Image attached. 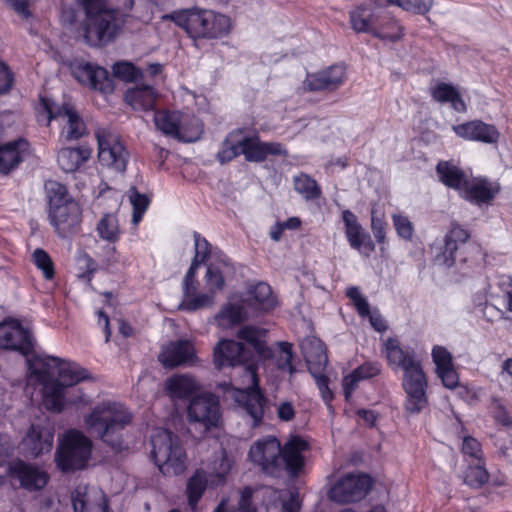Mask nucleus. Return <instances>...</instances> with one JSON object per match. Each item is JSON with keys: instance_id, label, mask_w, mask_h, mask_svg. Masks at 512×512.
Here are the masks:
<instances>
[{"instance_id": "4be33fe9", "label": "nucleus", "mask_w": 512, "mask_h": 512, "mask_svg": "<svg viewBox=\"0 0 512 512\" xmlns=\"http://www.w3.org/2000/svg\"><path fill=\"white\" fill-rule=\"evenodd\" d=\"M452 130L458 137L466 141L480 142L489 145H497L501 138V133L495 125L482 120H471L462 124L453 125Z\"/></svg>"}, {"instance_id": "58836bf2", "label": "nucleus", "mask_w": 512, "mask_h": 512, "mask_svg": "<svg viewBox=\"0 0 512 512\" xmlns=\"http://www.w3.org/2000/svg\"><path fill=\"white\" fill-rule=\"evenodd\" d=\"M234 460L228 456L225 450L215 455L214 460L210 463L207 473L210 478V487L223 485L226 482Z\"/></svg>"}, {"instance_id": "7ed1b4c3", "label": "nucleus", "mask_w": 512, "mask_h": 512, "mask_svg": "<svg viewBox=\"0 0 512 512\" xmlns=\"http://www.w3.org/2000/svg\"><path fill=\"white\" fill-rule=\"evenodd\" d=\"M132 416L126 407L118 402L106 401L96 405L84 417L86 430L110 445L122 449L121 431L131 422Z\"/></svg>"}, {"instance_id": "cd10ccee", "label": "nucleus", "mask_w": 512, "mask_h": 512, "mask_svg": "<svg viewBox=\"0 0 512 512\" xmlns=\"http://www.w3.org/2000/svg\"><path fill=\"white\" fill-rule=\"evenodd\" d=\"M469 238L468 230L457 223H452L450 230L444 237V244L436 255V262L439 265L451 267L455 262V253L459 245L466 243Z\"/></svg>"}, {"instance_id": "2eb2a0df", "label": "nucleus", "mask_w": 512, "mask_h": 512, "mask_svg": "<svg viewBox=\"0 0 512 512\" xmlns=\"http://www.w3.org/2000/svg\"><path fill=\"white\" fill-rule=\"evenodd\" d=\"M7 476L12 483L18 482L20 488L28 492L42 490L50 479L42 466L22 460H15L9 464Z\"/></svg>"}, {"instance_id": "09e8293b", "label": "nucleus", "mask_w": 512, "mask_h": 512, "mask_svg": "<svg viewBox=\"0 0 512 512\" xmlns=\"http://www.w3.org/2000/svg\"><path fill=\"white\" fill-rule=\"evenodd\" d=\"M99 237L107 242L114 243L119 240L120 228L116 215L105 214L97 224Z\"/></svg>"}, {"instance_id": "393cba45", "label": "nucleus", "mask_w": 512, "mask_h": 512, "mask_svg": "<svg viewBox=\"0 0 512 512\" xmlns=\"http://www.w3.org/2000/svg\"><path fill=\"white\" fill-rule=\"evenodd\" d=\"M30 144L24 138H18L0 145V173L8 175L16 170L28 157Z\"/></svg>"}, {"instance_id": "f3484780", "label": "nucleus", "mask_w": 512, "mask_h": 512, "mask_svg": "<svg viewBox=\"0 0 512 512\" xmlns=\"http://www.w3.org/2000/svg\"><path fill=\"white\" fill-rule=\"evenodd\" d=\"M0 348L19 351L28 356L33 351V339L18 321L7 320L0 324Z\"/></svg>"}, {"instance_id": "9d476101", "label": "nucleus", "mask_w": 512, "mask_h": 512, "mask_svg": "<svg viewBox=\"0 0 512 512\" xmlns=\"http://www.w3.org/2000/svg\"><path fill=\"white\" fill-rule=\"evenodd\" d=\"M154 124L164 135L183 142H194L203 132V126L197 118L179 111H156Z\"/></svg>"}, {"instance_id": "2f4dec72", "label": "nucleus", "mask_w": 512, "mask_h": 512, "mask_svg": "<svg viewBox=\"0 0 512 512\" xmlns=\"http://www.w3.org/2000/svg\"><path fill=\"white\" fill-rule=\"evenodd\" d=\"M301 350L309 372L325 370L328 364L324 343L316 337H307L301 342Z\"/></svg>"}, {"instance_id": "dca6fc26", "label": "nucleus", "mask_w": 512, "mask_h": 512, "mask_svg": "<svg viewBox=\"0 0 512 512\" xmlns=\"http://www.w3.org/2000/svg\"><path fill=\"white\" fill-rule=\"evenodd\" d=\"M190 422L200 424L205 430L218 425L221 414L217 397L202 394L193 398L187 410Z\"/></svg>"}, {"instance_id": "79ce46f5", "label": "nucleus", "mask_w": 512, "mask_h": 512, "mask_svg": "<svg viewBox=\"0 0 512 512\" xmlns=\"http://www.w3.org/2000/svg\"><path fill=\"white\" fill-rule=\"evenodd\" d=\"M432 98L439 103H451L452 108L460 113L466 111V104L459 91L449 83H438L431 88Z\"/></svg>"}, {"instance_id": "bf43d9fd", "label": "nucleus", "mask_w": 512, "mask_h": 512, "mask_svg": "<svg viewBox=\"0 0 512 512\" xmlns=\"http://www.w3.org/2000/svg\"><path fill=\"white\" fill-rule=\"evenodd\" d=\"M195 256L192 261L203 264L213 254L210 243L199 233L194 232Z\"/></svg>"}, {"instance_id": "4d7b16f0", "label": "nucleus", "mask_w": 512, "mask_h": 512, "mask_svg": "<svg viewBox=\"0 0 512 512\" xmlns=\"http://www.w3.org/2000/svg\"><path fill=\"white\" fill-rule=\"evenodd\" d=\"M488 479V472L481 465L470 466L465 471L464 482L471 487H481Z\"/></svg>"}, {"instance_id": "0e129e2a", "label": "nucleus", "mask_w": 512, "mask_h": 512, "mask_svg": "<svg viewBox=\"0 0 512 512\" xmlns=\"http://www.w3.org/2000/svg\"><path fill=\"white\" fill-rule=\"evenodd\" d=\"M496 285L505 299V308L512 313V276L506 274L498 276Z\"/></svg>"}, {"instance_id": "e433bc0d", "label": "nucleus", "mask_w": 512, "mask_h": 512, "mask_svg": "<svg viewBox=\"0 0 512 512\" xmlns=\"http://www.w3.org/2000/svg\"><path fill=\"white\" fill-rule=\"evenodd\" d=\"M199 388L197 381L190 375H175L165 382V389L171 399H185Z\"/></svg>"}, {"instance_id": "a19ab883", "label": "nucleus", "mask_w": 512, "mask_h": 512, "mask_svg": "<svg viewBox=\"0 0 512 512\" xmlns=\"http://www.w3.org/2000/svg\"><path fill=\"white\" fill-rule=\"evenodd\" d=\"M436 172L440 181L449 188L463 190L467 183L465 173L452 162L440 161Z\"/></svg>"}, {"instance_id": "de8ad7c7", "label": "nucleus", "mask_w": 512, "mask_h": 512, "mask_svg": "<svg viewBox=\"0 0 512 512\" xmlns=\"http://www.w3.org/2000/svg\"><path fill=\"white\" fill-rule=\"evenodd\" d=\"M197 286H192V289H184L183 300L179 304V309L193 312L198 309L209 307L214 303V295L208 293H196Z\"/></svg>"}, {"instance_id": "49530a36", "label": "nucleus", "mask_w": 512, "mask_h": 512, "mask_svg": "<svg viewBox=\"0 0 512 512\" xmlns=\"http://www.w3.org/2000/svg\"><path fill=\"white\" fill-rule=\"evenodd\" d=\"M217 263H210L207 267L205 281L209 292L214 295L216 291L222 290L225 284L223 269L229 267L228 259L224 255L218 256Z\"/></svg>"}, {"instance_id": "774afa93", "label": "nucleus", "mask_w": 512, "mask_h": 512, "mask_svg": "<svg viewBox=\"0 0 512 512\" xmlns=\"http://www.w3.org/2000/svg\"><path fill=\"white\" fill-rule=\"evenodd\" d=\"M462 452L475 459H480L482 455L481 445L477 439L471 436H466L463 439Z\"/></svg>"}, {"instance_id": "69168bd1", "label": "nucleus", "mask_w": 512, "mask_h": 512, "mask_svg": "<svg viewBox=\"0 0 512 512\" xmlns=\"http://www.w3.org/2000/svg\"><path fill=\"white\" fill-rule=\"evenodd\" d=\"M432 4L433 0H400L399 7L415 14H425L429 12Z\"/></svg>"}, {"instance_id": "c9c22d12", "label": "nucleus", "mask_w": 512, "mask_h": 512, "mask_svg": "<svg viewBox=\"0 0 512 512\" xmlns=\"http://www.w3.org/2000/svg\"><path fill=\"white\" fill-rule=\"evenodd\" d=\"M91 156V149L87 146H79L75 148H62L58 152L57 161L60 168L65 172H75L78 170Z\"/></svg>"}, {"instance_id": "423d86ee", "label": "nucleus", "mask_w": 512, "mask_h": 512, "mask_svg": "<svg viewBox=\"0 0 512 512\" xmlns=\"http://www.w3.org/2000/svg\"><path fill=\"white\" fill-rule=\"evenodd\" d=\"M185 29L192 38L218 39L228 35L232 28L231 19L213 10L190 8L175 11L166 16Z\"/></svg>"}, {"instance_id": "473e14b6", "label": "nucleus", "mask_w": 512, "mask_h": 512, "mask_svg": "<svg viewBox=\"0 0 512 512\" xmlns=\"http://www.w3.org/2000/svg\"><path fill=\"white\" fill-rule=\"evenodd\" d=\"M239 493L238 512H296L292 501H275L270 505L254 507L252 504L254 490L251 487H244Z\"/></svg>"}, {"instance_id": "6e6552de", "label": "nucleus", "mask_w": 512, "mask_h": 512, "mask_svg": "<svg viewBox=\"0 0 512 512\" xmlns=\"http://www.w3.org/2000/svg\"><path fill=\"white\" fill-rule=\"evenodd\" d=\"M151 454L160 472L168 476L182 474L187 456L179 437L167 429L157 428L151 436Z\"/></svg>"}, {"instance_id": "72a5a7b5", "label": "nucleus", "mask_w": 512, "mask_h": 512, "mask_svg": "<svg viewBox=\"0 0 512 512\" xmlns=\"http://www.w3.org/2000/svg\"><path fill=\"white\" fill-rule=\"evenodd\" d=\"M378 20L372 36L389 42H396L403 37V27L389 12L381 9Z\"/></svg>"}, {"instance_id": "13d9d810", "label": "nucleus", "mask_w": 512, "mask_h": 512, "mask_svg": "<svg viewBox=\"0 0 512 512\" xmlns=\"http://www.w3.org/2000/svg\"><path fill=\"white\" fill-rule=\"evenodd\" d=\"M33 262L43 272L45 279L50 280L54 276L53 262L46 251L36 249L32 254Z\"/></svg>"}, {"instance_id": "f257e3e1", "label": "nucleus", "mask_w": 512, "mask_h": 512, "mask_svg": "<svg viewBox=\"0 0 512 512\" xmlns=\"http://www.w3.org/2000/svg\"><path fill=\"white\" fill-rule=\"evenodd\" d=\"M28 384L42 386V404L53 412L65 406V389L88 378V371L75 362L57 357L32 355L27 357Z\"/></svg>"}, {"instance_id": "3c124183", "label": "nucleus", "mask_w": 512, "mask_h": 512, "mask_svg": "<svg viewBox=\"0 0 512 512\" xmlns=\"http://www.w3.org/2000/svg\"><path fill=\"white\" fill-rule=\"evenodd\" d=\"M129 199L133 206L132 223L137 225L148 208L149 199L146 195L140 194L135 187L129 190Z\"/></svg>"}, {"instance_id": "1a4fd4ad", "label": "nucleus", "mask_w": 512, "mask_h": 512, "mask_svg": "<svg viewBox=\"0 0 512 512\" xmlns=\"http://www.w3.org/2000/svg\"><path fill=\"white\" fill-rule=\"evenodd\" d=\"M91 452V440L80 431L70 430L59 442L55 462L62 472H74L86 467Z\"/></svg>"}, {"instance_id": "bb28decb", "label": "nucleus", "mask_w": 512, "mask_h": 512, "mask_svg": "<svg viewBox=\"0 0 512 512\" xmlns=\"http://www.w3.org/2000/svg\"><path fill=\"white\" fill-rule=\"evenodd\" d=\"M243 303L255 312H269L279 304L278 298L273 294L269 284L258 282L247 288Z\"/></svg>"}, {"instance_id": "f03ea898", "label": "nucleus", "mask_w": 512, "mask_h": 512, "mask_svg": "<svg viewBox=\"0 0 512 512\" xmlns=\"http://www.w3.org/2000/svg\"><path fill=\"white\" fill-rule=\"evenodd\" d=\"M383 353L391 369L402 372L401 385L406 394V411L410 414L420 413L428 405V379L420 357L413 348L402 346L393 337L385 340Z\"/></svg>"}, {"instance_id": "4468645a", "label": "nucleus", "mask_w": 512, "mask_h": 512, "mask_svg": "<svg viewBox=\"0 0 512 512\" xmlns=\"http://www.w3.org/2000/svg\"><path fill=\"white\" fill-rule=\"evenodd\" d=\"M69 68L73 77L80 84L103 94L113 92V81L105 68L82 59L71 61Z\"/></svg>"}, {"instance_id": "a18cd8bd", "label": "nucleus", "mask_w": 512, "mask_h": 512, "mask_svg": "<svg viewBox=\"0 0 512 512\" xmlns=\"http://www.w3.org/2000/svg\"><path fill=\"white\" fill-rule=\"evenodd\" d=\"M242 133L243 129H236L226 136L221 149L216 155L220 163L224 164L230 162L242 154Z\"/></svg>"}, {"instance_id": "8fccbe9b", "label": "nucleus", "mask_w": 512, "mask_h": 512, "mask_svg": "<svg viewBox=\"0 0 512 512\" xmlns=\"http://www.w3.org/2000/svg\"><path fill=\"white\" fill-rule=\"evenodd\" d=\"M294 189L305 199L314 200L320 197L321 189L317 182L307 174H300L293 179Z\"/></svg>"}, {"instance_id": "c85d7f7f", "label": "nucleus", "mask_w": 512, "mask_h": 512, "mask_svg": "<svg viewBox=\"0 0 512 512\" xmlns=\"http://www.w3.org/2000/svg\"><path fill=\"white\" fill-rule=\"evenodd\" d=\"M54 433L52 429L39 425H32L22 444L24 449L33 457L48 453L53 447Z\"/></svg>"}, {"instance_id": "6e6d98bb", "label": "nucleus", "mask_w": 512, "mask_h": 512, "mask_svg": "<svg viewBox=\"0 0 512 512\" xmlns=\"http://www.w3.org/2000/svg\"><path fill=\"white\" fill-rule=\"evenodd\" d=\"M292 346L287 342L279 343V353L276 358V365L278 369L282 371H286L289 374H293L295 372V367L292 364Z\"/></svg>"}, {"instance_id": "0eeeda50", "label": "nucleus", "mask_w": 512, "mask_h": 512, "mask_svg": "<svg viewBox=\"0 0 512 512\" xmlns=\"http://www.w3.org/2000/svg\"><path fill=\"white\" fill-rule=\"evenodd\" d=\"M241 385L235 387L230 383L221 384L224 397L233 400L252 420L254 427L258 426L264 417L266 398L259 387L256 367L248 364L242 368Z\"/></svg>"}, {"instance_id": "39448f33", "label": "nucleus", "mask_w": 512, "mask_h": 512, "mask_svg": "<svg viewBox=\"0 0 512 512\" xmlns=\"http://www.w3.org/2000/svg\"><path fill=\"white\" fill-rule=\"evenodd\" d=\"M49 201L48 218L60 237L76 234L81 226V208L68 194L66 187L57 181L45 183Z\"/></svg>"}, {"instance_id": "603ef678", "label": "nucleus", "mask_w": 512, "mask_h": 512, "mask_svg": "<svg viewBox=\"0 0 512 512\" xmlns=\"http://www.w3.org/2000/svg\"><path fill=\"white\" fill-rule=\"evenodd\" d=\"M86 486H78L72 492V505L74 512H108V506L106 503L103 505H97L86 511Z\"/></svg>"}, {"instance_id": "9b49d317", "label": "nucleus", "mask_w": 512, "mask_h": 512, "mask_svg": "<svg viewBox=\"0 0 512 512\" xmlns=\"http://www.w3.org/2000/svg\"><path fill=\"white\" fill-rule=\"evenodd\" d=\"M96 138L101 165L119 173L124 172L129 160V152L120 137L107 130H99L96 132Z\"/></svg>"}, {"instance_id": "864d4df0", "label": "nucleus", "mask_w": 512, "mask_h": 512, "mask_svg": "<svg viewBox=\"0 0 512 512\" xmlns=\"http://www.w3.org/2000/svg\"><path fill=\"white\" fill-rule=\"evenodd\" d=\"M112 71L117 78L125 82H134L141 77V71L131 62L127 61L115 63L112 67Z\"/></svg>"}, {"instance_id": "ddd939ff", "label": "nucleus", "mask_w": 512, "mask_h": 512, "mask_svg": "<svg viewBox=\"0 0 512 512\" xmlns=\"http://www.w3.org/2000/svg\"><path fill=\"white\" fill-rule=\"evenodd\" d=\"M372 488V479L366 474L348 473L330 489L329 498L340 504L362 500Z\"/></svg>"}, {"instance_id": "b1692460", "label": "nucleus", "mask_w": 512, "mask_h": 512, "mask_svg": "<svg viewBox=\"0 0 512 512\" xmlns=\"http://www.w3.org/2000/svg\"><path fill=\"white\" fill-rule=\"evenodd\" d=\"M346 80L345 68L333 65L326 70L308 74L303 81V88L307 91L336 90Z\"/></svg>"}, {"instance_id": "e2e57ef3", "label": "nucleus", "mask_w": 512, "mask_h": 512, "mask_svg": "<svg viewBox=\"0 0 512 512\" xmlns=\"http://www.w3.org/2000/svg\"><path fill=\"white\" fill-rule=\"evenodd\" d=\"M432 359L436 371L453 366L451 353L443 346L436 345L432 349Z\"/></svg>"}, {"instance_id": "412c9836", "label": "nucleus", "mask_w": 512, "mask_h": 512, "mask_svg": "<svg viewBox=\"0 0 512 512\" xmlns=\"http://www.w3.org/2000/svg\"><path fill=\"white\" fill-rule=\"evenodd\" d=\"M158 360L165 368L192 366L197 361L195 347L189 340L171 341L162 346Z\"/></svg>"}, {"instance_id": "a878e982", "label": "nucleus", "mask_w": 512, "mask_h": 512, "mask_svg": "<svg viewBox=\"0 0 512 512\" xmlns=\"http://www.w3.org/2000/svg\"><path fill=\"white\" fill-rule=\"evenodd\" d=\"M53 118L61 120V136L68 141L77 140L86 134V125L83 119L69 104L62 105L55 115L49 110V120Z\"/></svg>"}, {"instance_id": "4c0bfd02", "label": "nucleus", "mask_w": 512, "mask_h": 512, "mask_svg": "<svg viewBox=\"0 0 512 512\" xmlns=\"http://www.w3.org/2000/svg\"><path fill=\"white\" fill-rule=\"evenodd\" d=\"M125 101L134 110L150 111L156 103V93L151 86H137L127 90Z\"/></svg>"}, {"instance_id": "338daca9", "label": "nucleus", "mask_w": 512, "mask_h": 512, "mask_svg": "<svg viewBox=\"0 0 512 512\" xmlns=\"http://www.w3.org/2000/svg\"><path fill=\"white\" fill-rule=\"evenodd\" d=\"M436 373L446 388L454 389L458 386L459 377H458L456 370L454 369V365L451 367L436 371Z\"/></svg>"}, {"instance_id": "f704fd0d", "label": "nucleus", "mask_w": 512, "mask_h": 512, "mask_svg": "<svg viewBox=\"0 0 512 512\" xmlns=\"http://www.w3.org/2000/svg\"><path fill=\"white\" fill-rule=\"evenodd\" d=\"M237 336L246 342L248 351L252 349L260 359H268L273 356L272 350L267 346L264 338L265 332L253 326H244L239 329Z\"/></svg>"}, {"instance_id": "5701e85b", "label": "nucleus", "mask_w": 512, "mask_h": 512, "mask_svg": "<svg viewBox=\"0 0 512 512\" xmlns=\"http://www.w3.org/2000/svg\"><path fill=\"white\" fill-rule=\"evenodd\" d=\"M250 358L246 346L234 340H220L214 348V364L217 369L245 364Z\"/></svg>"}, {"instance_id": "5fc2aeb1", "label": "nucleus", "mask_w": 512, "mask_h": 512, "mask_svg": "<svg viewBox=\"0 0 512 512\" xmlns=\"http://www.w3.org/2000/svg\"><path fill=\"white\" fill-rule=\"evenodd\" d=\"M324 371L325 370L313 371V372H310V374L312 375V377L315 380V383H316V385L318 387V390L320 392L321 398L323 399V401L325 402L327 407L329 409H331L332 408L331 402H332V400L334 398V394L331 391V389L329 388L330 380L324 374Z\"/></svg>"}, {"instance_id": "6ab92c4d", "label": "nucleus", "mask_w": 512, "mask_h": 512, "mask_svg": "<svg viewBox=\"0 0 512 512\" xmlns=\"http://www.w3.org/2000/svg\"><path fill=\"white\" fill-rule=\"evenodd\" d=\"M281 449L280 475L286 471L296 477L305 465L304 453L309 449V443L299 436H292Z\"/></svg>"}, {"instance_id": "c03bdc74", "label": "nucleus", "mask_w": 512, "mask_h": 512, "mask_svg": "<svg viewBox=\"0 0 512 512\" xmlns=\"http://www.w3.org/2000/svg\"><path fill=\"white\" fill-rule=\"evenodd\" d=\"M245 303H228L215 316V321L221 327H228L243 322L248 318Z\"/></svg>"}, {"instance_id": "f8f14e48", "label": "nucleus", "mask_w": 512, "mask_h": 512, "mask_svg": "<svg viewBox=\"0 0 512 512\" xmlns=\"http://www.w3.org/2000/svg\"><path fill=\"white\" fill-rule=\"evenodd\" d=\"M281 443L274 436L258 439L250 447L248 457L264 474L280 476Z\"/></svg>"}, {"instance_id": "37998d69", "label": "nucleus", "mask_w": 512, "mask_h": 512, "mask_svg": "<svg viewBox=\"0 0 512 512\" xmlns=\"http://www.w3.org/2000/svg\"><path fill=\"white\" fill-rule=\"evenodd\" d=\"M208 486H210V478L207 471L202 468L197 469L188 479L186 494L192 509H195Z\"/></svg>"}, {"instance_id": "ea45409f", "label": "nucleus", "mask_w": 512, "mask_h": 512, "mask_svg": "<svg viewBox=\"0 0 512 512\" xmlns=\"http://www.w3.org/2000/svg\"><path fill=\"white\" fill-rule=\"evenodd\" d=\"M381 372V365L377 362H367L357 367L352 373L343 379V389L348 399L359 381L377 376Z\"/></svg>"}, {"instance_id": "052dcab7", "label": "nucleus", "mask_w": 512, "mask_h": 512, "mask_svg": "<svg viewBox=\"0 0 512 512\" xmlns=\"http://www.w3.org/2000/svg\"><path fill=\"white\" fill-rule=\"evenodd\" d=\"M346 296L353 301V304L360 316L366 317L369 315V303L367 299L361 294L358 287H348L346 290Z\"/></svg>"}, {"instance_id": "20e7f679", "label": "nucleus", "mask_w": 512, "mask_h": 512, "mask_svg": "<svg viewBox=\"0 0 512 512\" xmlns=\"http://www.w3.org/2000/svg\"><path fill=\"white\" fill-rule=\"evenodd\" d=\"M86 18L83 23L85 41L91 46L111 42L121 29L123 14L109 6L108 0H79Z\"/></svg>"}, {"instance_id": "aec40b11", "label": "nucleus", "mask_w": 512, "mask_h": 512, "mask_svg": "<svg viewBox=\"0 0 512 512\" xmlns=\"http://www.w3.org/2000/svg\"><path fill=\"white\" fill-rule=\"evenodd\" d=\"M345 226V236L350 247L364 257H369L375 250V244L370 234L359 223L356 215L350 210L342 212Z\"/></svg>"}, {"instance_id": "7c9ffc66", "label": "nucleus", "mask_w": 512, "mask_h": 512, "mask_svg": "<svg viewBox=\"0 0 512 512\" xmlns=\"http://www.w3.org/2000/svg\"><path fill=\"white\" fill-rule=\"evenodd\" d=\"M500 187L487 179H475L471 183H466L464 197L466 200L477 205L490 203L498 194Z\"/></svg>"}, {"instance_id": "680f3d73", "label": "nucleus", "mask_w": 512, "mask_h": 512, "mask_svg": "<svg viewBox=\"0 0 512 512\" xmlns=\"http://www.w3.org/2000/svg\"><path fill=\"white\" fill-rule=\"evenodd\" d=\"M392 219L397 234L403 239L410 240L412 238L414 228L409 218L402 214H394Z\"/></svg>"}, {"instance_id": "c756f323", "label": "nucleus", "mask_w": 512, "mask_h": 512, "mask_svg": "<svg viewBox=\"0 0 512 512\" xmlns=\"http://www.w3.org/2000/svg\"><path fill=\"white\" fill-rule=\"evenodd\" d=\"M382 8L372 3L359 5L349 13L351 28L356 33L373 34Z\"/></svg>"}, {"instance_id": "a211bd4d", "label": "nucleus", "mask_w": 512, "mask_h": 512, "mask_svg": "<svg viewBox=\"0 0 512 512\" xmlns=\"http://www.w3.org/2000/svg\"><path fill=\"white\" fill-rule=\"evenodd\" d=\"M242 155L249 162H263L269 155L287 156V150L279 142H262L257 133H242Z\"/></svg>"}]
</instances>
